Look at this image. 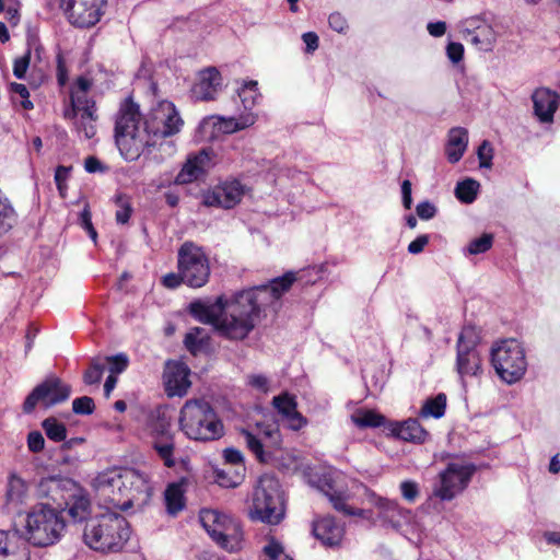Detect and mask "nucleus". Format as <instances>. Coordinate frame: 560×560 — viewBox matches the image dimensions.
Returning <instances> with one entry per match:
<instances>
[{"label":"nucleus","mask_w":560,"mask_h":560,"mask_svg":"<svg viewBox=\"0 0 560 560\" xmlns=\"http://www.w3.org/2000/svg\"><path fill=\"white\" fill-rule=\"evenodd\" d=\"M295 280V273L290 271L267 284L236 292L230 299L196 300L189 304V313L200 323L213 325L222 336L242 340L254 329L260 313L275 308Z\"/></svg>","instance_id":"obj_1"},{"label":"nucleus","mask_w":560,"mask_h":560,"mask_svg":"<svg viewBox=\"0 0 560 560\" xmlns=\"http://www.w3.org/2000/svg\"><path fill=\"white\" fill-rule=\"evenodd\" d=\"M183 125L179 113L170 101L156 102L141 122L139 106L128 98L121 103L116 116V144L121 156L130 162L150 154L158 145L167 147L173 152V142L164 139L179 132Z\"/></svg>","instance_id":"obj_2"},{"label":"nucleus","mask_w":560,"mask_h":560,"mask_svg":"<svg viewBox=\"0 0 560 560\" xmlns=\"http://www.w3.org/2000/svg\"><path fill=\"white\" fill-rule=\"evenodd\" d=\"M179 429L198 442L218 441L224 435V425L215 409L205 399H188L179 411Z\"/></svg>","instance_id":"obj_3"},{"label":"nucleus","mask_w":560,"mask_h":560,"mask_svg":"<svg viewBox=\"0 0 560 560\" xmlns=\"http://www.w3.org/2000/svg\"><path fill=\"white\" fill-rule=\"evenodd\" d=\"M129 537V524L117 513H104L89 518L83 530L84 542L103 553L120 551Z\"/></svg>","instance_id":"obj_4"},{"label":"nucleus","mask_w":560,"mask_h":560,"mask_svg":"<svg viewBox=\"0 0 560 560\" xmlns=\"http://www.w3.org/2000/svg\"><path fill=\"white\" fill-rule=\"evenodd\" d=\"M23 527L26 542L35 547H49L63 536L66 521L56 509L38 504L26 513Z\"/></svg>","instance_id":"obj_5"},{"label":"nucleus","mask_w":560,"mask_h":560,"mask_svg":"<svg viewBox=\"0 0 560 560\" xmlns=\"http://www.w3.org/2000/svg\"><path fill=\"white\" fill-rule=\"evenodd\" d=\"M284 514V499L279 480L271 475H262L253 493L250 518L277 525L283 520Z\"/></svg>","instance_id":"obj_6"},{"label":"nucleus","mask_w":560,"mask_h":560,"mask_svg":"<svg viewBox=\"0 0 560 560\" xmlns=\"http://www.w3.org/2000/svg\"><path fill=\"white\" fill-rule=\"evenodd\" d=\"M490 359L495 373L508 384L520 381L527 370L525 350L522 343L514 338L494 342L491 347Z\"/></svg>","instance_id":"obj_7"},{"label":"nucleus","mask_w":560,"mask_h":560,"mask_svg":"<svg viewBox=\"0 0 560 560\" xmlns=\"http://www.w3.org/2000/svg\"><path fill=\"white\" fill-rule=\"evenodd\" d=\"M72 490H77V486L71 479L58 477L44 478L38 485L39 494L50 498L58 505L65 503L71 518L74 522H82L90 514V500L75 493L65 494Z\"/></svg>","instance_id":"obj_8"},{"label":"nucleus","mask_w":560,"mask_h":560,"mask_svg":"<svg viewBox=\"0 0 560 560\" xmlns=\"http://www.w3.org/2000/svg\"><path fill=\"white\" fill-rule=\"evenodd\" d=\"M199 521L209 536L228 551H236L241 547L242 530L238 522L218 510L203 509Z\"/></svg>","instance_id":"obj_9"},{"label":"nucleus","mask_w":560,"mask_h":560,"mask_svg":"<svg viewBox=\"0 0 560 560\" xmlns=\"http://www.w3.org/2000/svg\"><path fill=\"white\" fill-rule=\"evenodd\" d=\"M177 268L184 283L190 288L203 287L210 277V262L206 252L190 241L183 243L178 249Z\"/></svg>","instance_id":"obj_10"},{"label":"nucleus","mask_w":560,"mask_h":560,"mask_svg":"<svg viewBox=\"0 0 560 560\" xmlns=\"http://www.w3.org/2000/svg\"><path fill=\"white\" fill-rule=\"evenodd\" d=\"M479 342L480 330L474 325H465L456 345V371L462 380L482 373V361L477 348Z\"/></svg>","instance_id":"obj_11"},{"label":"nucleus","mask_w":560,"mask_h":560,"mask_svg":"<svg viewBox=\"0 0 560 560\" xmlns=\"http://www.w3.org/2000/svg\"><path fill=\"white\" fill-rule=\"evenodd\" d=\"M476 471L474 464L453 462L447 464L433 485L432 493L441 501H451L469 485Z\"/></svg>","instance_id":"obj_12"},{"label":"nucleus","mask_w":560,"mask_h":560,"mask_svg":"<svg viewBox=\"0 0 560 560\" xmlns=\"http://www.w3.org/2000/svg\"><path fill=\"white\" fill-rule=\"evenodd\" d=\"M71 393L69 385L62 383L59 377L49 376L38 384L25 398L23 410L31 413L40 404L44 408L66 401Z\"/></svg>","instance_id":"obj_13"},{"label":"nucleus","mask_w":560,"mask_h":560,"mask_svg":"<svg viewBox=\"0 0 560 560\" xmlns=\"http://www.w3.org/2000/svg\"><path fill=\"white\" fill-rule=\"evenodd\" d=\"M107 0H61V8L75 27L89 28L96 25L103 14Z\"/></svg>","instance_id":"obj_14"},{"label":"nucleus","mask_w":560,"mask_h":560,"mask_svg":"<svg viewBox=\"0 0 560 560\" xmlns=\"http://www.w3.org/2000/svg\"><path fill=\"white\" fill-rule=\"evenodd\" d=\"M371 503L376 521L385 528L402 533L413 524L415 515L410 510L401 508L396 501L373 494Z\"/></svg>","instance_id":"obj_15"},{"label":"nucleus","mask_w":560,"mask_h":560,"mask_svg":"<svg viewBox=\"0 0 560 560\" xmlns=\"http://www.w3.org/2000/svg\"><path fill=\"white\" fill-rule=\"evenodd\" d=\"M139 479L135 476V469L114 468L100 472L93 480V487L101 498L110 505H121L115 497L117 488L137 483Z\"/></svg>","instance_id":"obj_16"},{"label":"nucleus","mask_w":560,"mask_h":560,"mask_svg":"<svg viewBox=\"0 0 560 560\" xmlns=\"http://www.w3.org/2000/svg\"><path fill=\"white\" fill-rule=\"evenodd\" d=\"M245 194V186L237 179L225 180L203 192L202 203L207 207L232 209Z\"/></svg>","instance_id":"obj_17"},{"label":"nucleus","mask_w":560,"mask_h":560,"mask_svg":"<svg viewBox=\"0 0 560 560\" xmlns=\"http://www.w3.org/2000/svg\"><path fill=\"white\" fill-rule=\"evenodd\" d=\"M464 34L466 42L482 51H490L497 39L493 27L479 18L466 20Z\"/></svg>","instance_id":"obj_18"},{"label":"nucleus","mask_w":560,"mask_h":560,"mask_svg":"<svg viewBox=\"0 0 560 560\" xmlns=\"http://www.w3.org/2000/svg\"><path fill=\"white\" fill-rule=\"evenodd\" d=\"M189 370L184 363L167 362L163 374L166 394L183 397L190 387Z\"/></svg>","instance_id":"obj_19"},{"label":"nucleus","mask_w":560,"mask_h":560,"mask_svg":"<svg viewBox=\"0 0 560 560\" xmlns=\"http://www.w3.org/2000/svg\"><path fill=\"white\" fill-rule=\"evenodd\" d=\"M532 101L537 119L542 124L552 122L560 104V95L548 88H538L532 94Z\"/></svg>","instance_id":"obj_20"},{"label":"nucleus","mask_w":560,"mask_h":560,"mask_svg":"<svg viewBox=\"0 0 560 560\" xmlns=\"http://www.w3.org/2000/svg\"><path fill=\"white\" fill-rule=\"evenodd\" d=\"M222 86V77L214 67L199 72L198 81L191 89L192 97L197 101H210L215 97Z\"/></svg>","instance_id":"obj_21"},{"label":"nucleus","mask_w":560,"mask_h":560,"mask_svg":"<svg viewBox=\"0 0 560 560\" xmlns=\"http://www.w3.org/2000/svg\"><path fill=\"white\" fill-rule=\"evenodd\" d=\"M210 163V156L206 150H201L196 154H190L184 163L182 170L175 177V184L186 185L198 180L205 175Z\"/></svg>","instance_id":"obj_22"},{"label":"nucleus","mask_w":560,"mask_h":560,"mask_svg":"<svg viewBox=\"0 0 560 560\" xmlns=\"http://www.w3.org/2000/svg\"><path fill=\"white\" fill-rule=\"evenodd\" d=\"M317 487L329 499L334 509L337 511L342 512L345 515L368 517V511L361 509L354 510L346 503V498L342 492L335 489L334 480L330 474H323L318 478Z\"/></svg>","instance_id":"obj_23"},{"label":"nucleus","mask_w":560,"mask_h":560,"mask_svg":"<svg viewBox=\"0 0 560 560\" xmlns=\"http://www.w3.org/2000/svg\"><path fill=\"white\" fill-rule=\"evenodd\" d=\"M135 476L139 479V482H132V485L126 483L125 487L117 488V491H115L114 494L118 498L121 505H112L113 508L127 511L133 505V502L138 500L139 495L149 494L151 487L147 475L135 469Z\"/></svg>","instance_id":"obj_24"},{"label":"nucleus","mask_w":560,"mask_h":560,"mask_svg":"<svg viewBox=\"0 0 560 560\" xmlns=\"http://www.w3.org/2000/svg\"><path fill=\"white\" fill-rule=\"evenodd\" d=\"M272 405L288 421L290 429L298 431L306 425L307 420L298 411V402L294 396L283 393L272 398Z\"/></svg>","instance_id":"obj_25"},{"label":"nucleus","mask_w":560,"mask_h":560,"mask_svg":"<svg viewBox=\"0 0 560 560\" xmlns=\"http://www.w3.org/2000/svg\"><path fill=\"white\" fill-rule=\"evenodd\" d=\"M313 534L324 546H339L343 538L345 529L332 517L325 516L314 521Z\"/></svg>","instance_id":"obj_26"},{"label":"nucleus","mask_w":560,"mask_h":560,"mask_svg":"<svg viewBox=\"0 0 560 560\" xmlns=\"http://www.w3.org/2000/svg\"><path fill=\"white\" fill-rule=\"evenodd\" d=\"M0 560H30L26 542L16 533L0 530Z\"/></svg>","instance_id":"obj_27"},{"label":"nucleus","mask_w":560,"mask_h":560,"mask_svg":"<svg viewBox=\"0 0 560 560\" xmlns=\"http://www.w3.org/2000/svg\"><path fill=\"white\" fill-rule=\"evenodd\" d=\"M91 88L92 81L90 79L79 77L71 86V109L66 113H71L72 116H77L80 110L96 108L95 102L88 96V92Z\"/></svg>","instance_id":"obj_28"},{"label":"nucleus","mask_w":560,"mask_h":560,"mask_svg":"<svg viewBox=\"0 0 560 560\" xmlns=\"http://www.w3.org/2000/svg\"><path fill=\"white\" fill-rule=\"evenodd\" d=\"M468 131L464 127H453L447 133L445 154L447 161L455 164L460 161L468 147Z\"/></svg>","instance_id":"obj_29"},{"label":"nucleus","mask_w":560,"mask_h":560,"mask_svg":"<svg viewBox=\"0 0 560 560\" xmlns=\"http://www.w3.org/2000/svg\"><path fill=\"white\" fill-rule=\"evenodd\" d=\"M392 432L400 440L423 443L428 438V432L421 427L417 419H407L400 423H396Z\"/></svg>","instance_id":"obj_30"},{"label":"nucleus","mask_w":560,"mask_h":560,"mask_svg":"<svg viewBox=\"0 0 560 560\" xmlns=\"http://www.w3.org/2000/svg\"><path fill=\"white\" fill-rule=\"evenodd\" d=\"M171 427V420L160 410L151 412L147 421V430L151 441L174 436Z\"/></svg>","instance_id":"obj_31"},{"label":"nucleus","mask_w":560,"mask_h":560,"mask_svg":"<svg viewBox=\"0 0 560 560\" xmlns=\"http://www.w3.org/2000/svg\"><path fill=\"white\" fill-rule=\"evenodd\" d=\"M257 116L249 112L241 114L238 117L219 116V131L221 135H231L253 126Z\"/></svg>","instance_id":"obj_32"},{"label":"nucleus","mask_w":560,"mask_h":560,"mask_svg":"<svg viewBox=\"0 0 560 560\" xmlns=\"http://www.w3.org/2000/svg\"><path fill=\"white\" fill-rule=\"evenodd\" d=\"M67 118L75 119V128L79 133H83L86 139H91L96 133L95 121L97 119L96 108L85 109L78 112L77 116L71 113H65Z\"/></svg>","instance_id":"obj_33"},{"label":"nucleus","mask_w":560,"mask_h":560,"mask_svg":"<svg viewBox=\"0 0 560 560\" xmlns=\"http://www.w3.org/2000/svg\"><path fill=\"white\" fill-rule=\"evenodd\" d=\"M185 490L182 483H171L164 492L166 511L170 515H177L185 508Z\"/></svg>","instance_id":"obj_34"},{"label":"nucleus","mask_w":560,"mask_h":560,"mask_svg":"<svg viewBox=\"0 0 560 560\" xmlns=\"http://www.w3.org/2000/svg\"><path fill=\"white\" fill-rule=\"evenodd\" d=\"M242 435L248 450L260 463H269L271 460L272 454L260 438L247 430H243Z\"/></svg>","instance_id":"obj_35"},{"label":"nucleus","mask_w":560,"mask_h":560,"mask_svg":"<svg viewBox=\"0 0 560 560\" xmlns=\"http://www.w3.org/2000/svg\"><path fill=\"white\" fill-rule=\"evenodd\" d=\"M237 94L244 109L247 110L246 113H249L261 97L258 82L255 80L244 81L242 86L238 88Z\"/></svg>","instance_id":"obj_36"},{"label":"nucleus","mask_w":560,"mask_h":560,"mask_svg":"<svg viewBox=\"0 0 560 560\" xmlns=\"http://www.w3.org/2000/svg\"><path fill=\"white\" fill-rule=\"evenodd\" d=\"M16 218V212L10 199L0 190V237L13 228Z\"/></svg>","instance_id":"obj_37"},{"label":"nucleus","mask_w":560,"mask_h":560,"mask_svg":"<svg viewBox=\"0 0 560 560\" xmlns=\"http://www.w3.org/2000/svg\"><path fill=\"white\" fill-rule=\"evenodd\" d=\"M446 409V396L443 393L438 394L433 398H428L420 412L419 416L421 418H435L440 419L444 416Z\"/></svg>","instance_id":"obj_38"},{"label":"nucleus","mask_w":560,"mask_h":560,"mask_svg":"<svg viewBox=\"0 0 560 560\" xmlns=\"http://www.w3.org/2000/svg\"><path fill=\"white\" fill-rule=\"evenodd\" d=\"M153 450L156 452L159 457L164 462L166 467L175 466L174 451L175 441L174 436L151 441Z\"/></svg>","instance_id":"obj_39"},{"label":"nucleus","mask_w":560,"mask_h":560,"mask_svg":"<svg viewBox=\"0 0 560 560\" xmlns=\"http://www.w3.org/2000/svg\"><path fill=\"white\" fill-rule=\"evenodd\" d=\"M479 183L472 178L458 182L455 187V196L463 203H472L476 200Z\"/></svg>","instance_id":"obj_40"},{"label":"nucleus","mask_w":560,"mask_h":560,"mask_svg":"<svg viewBox=\"0 0 560 560\" xmlns=\"http://www.w3.org/2000/svg\"><path fill=\"white\" fill-rule=\"evenodd\" d=\"M197 135L200 140L211 141L221 136L219 131V115H212L203 118L198 128Z\"/></svg>","instance_id":"obj_41"},{"label":"nucleus","mask_w":560,"mask_h":560,"mask_svg":"<svg viewBox=\"0 0 560 560\" xmlns=\"http://www.w3.org/2000/svg\"><path fill=\"white\" fill-rule=\"evenodd\" d=\"M42 427L47 438L54 442L65 441L67 438V428L62 422L56 418H47L43 421Z\"/></svg>","instance_id":"obj_42"},{"label":"nucleus","mask_w":560,"mask_h":560,"mask_svg":"<svg viewBox=\"0 0 560 560\" xmlns=\"http://www.w3.org/2000/svg\"><path fill=\"white\" fill-rule=\"evenodd\" d=\"M265 560H292L284 551L283 545L275 537H269L262 548Z\"/></svg>","instance_id":"obj_43"},{"label":"nucleus","mask_w":560,"mask_h":560,"mask_svg":"<svg viewBox=\"0 0 560 560\" xmlns=\"http://www.w3.org/2000/svg\"><path fill=\"white\" fill-rule=\"evenodd\" d=\"M351 418L359 428H378L385 421L383 416L370 410L353 415Z\"/></svg>","instance_id":"obj_44"},{"label":"nucleus","mask_w":560,"mask_h":560,"mask_svg":"<svg viewBox=\"0 0 560 560\" xmlns=\"http://www.w3.org/2000/svg\"><path fill=\"white\" fill-rule=\"evenodd\" d=\"M207 340V336L205 335V329L201 327H192L186 334L184 343L185 347L191 352L196 353L199 351Z\"/></svg>","instance_id":"obj_45"},{"label":"nucleus","mask_w":560,"mask_h":560,"mask_svg":"<svg viewBox=\"0 0 560 560\" xmlns=\"http://www.w3.org/2000/svg\"><path fill=\"white\" fill-rule=\"evenodd\" d=\"M215 481L224 488H235L243 480L242 472L231 469H217L214 471Z\"/></svg>","instance_id":"obj_46"},{"label":"nucleus","mask_w":560,"mask_h":560,"mask_svg":"<svg viewBox=\"0 0 560 560\" xmlns=\"http://www.w3.org/2000/svg\"><path fill=\"white\" fill-rule=\"evenodd\" d=\"M493 244V235L485 233L480 237L474 238L467 245V253L469 255H479L488 252Z\"/></svg>","instance_id":"obj_47"},{"label":"nucleus","mask_w":560,"mask_h":560,"mask_svg":"<svg viewBox=\"0 0 560 560\" xmlns=\"http://www.w3.org/2000/svg\"><path fill=\"white\" fill-rule=\"evenodd\" d=\"M105 365L97 359L92 360L89 369L83 374V382L86 385L98 384L102 380Z\"/></svg>","instance_id":"obj_48"},{"label":"nucleus","mask_w":560,"mask_h":560,"mask_svg":"<svg viewBox=\"0 0 560 560\" xmlns=\"http://www.w3.org/2000/svg\"><path fill=\"white\" fill-rule=\"evenodd\" d=\"M477 156L480 167L490 168L492 166L493 148L488 140H483L478 147Z\"/></svg>","instance_id":"obj_49"},{"label":"nucleus","mask_w":560,"mask_h":560,"mask_svg":"<svg viewBox=\"0 0 560 560\" xmlns=\"http://www.w3.org/2000/svg\"><path fill=\"white\" fill-rule=\"evenodd\" d=\"M94 409V400L89 396H82L72 401V410L77 415H91Z\"/></svg>","instance_id":"obj_50"},{"label":"nucleus","mask_w":560,"mask_h":560,"mask_svg":"<svg viewBox=\"0 0 560 560\" xmlns=\"http://www.w3.org/2000/svg\"><path fill=\"white\" fill-rule=\"evenodd\" d=\"M116 202L118 205V210L116 211V221L117 223L125 224L130 219L132 208L127 198L122 196H118Z\"/></svg>","instance_id":"obj_51"},{"label":"nucleus","mask_w":560,"mask_h":560,"mask_svg":"<svg viewBox=\"0 0 560 560\" xmlns=\"http://www.w3.org/2000/svg\"><path fill=\"white\" fill-rule=\"evenodd\" d=\"M106 361L109 363V372L112 375L124 372L128 366V358L124 353L106 357Z\"/></svg>","instance_id":"obj_52"},{"label":"nucleus","mask_w":560,"mask_h":560,"mask_svg":"<svg viewBox=\"0 0 560 560\" xmlns=\"http://www.w3.org/2000/svg\"><path fill=\"white\" fill-rule=\"evenodd\" d=\"M400 493L406 501L412 503L419 497V486L415 481L405 480L400 483Z\"/></svg>","instance_id":"obj_53"},{"label":"nucleus","mask_w":560,"mask_h":560,"mask_svg":"<svg viewBox=\"0 0 560 560\" xmlns=\"http://www.w3.org/2000/svg\"><path fill=\"white\" fill-rule=\"evenodd\" d=\"M23 492H24L23 481L19 478H14L9 483V489H8V493H7L8 500L10 502H16V503L22 502Z\"/></svg>","instance_id":"obj_54"},{"label":"nucleus","mask_w":560,"mask_h":560,"mask_svg":"<svg viewBox=\"0 0 560 560\" xmlns=\"http://www.w3.org/2000/svg\"><path fill=\"white\" fill-rule=\"evenodd\" d=\"M79 221H80L81 228L84 229L88 232V234L91 237V240L94 243H96L97 232H96V230L93 226L92 214H91V212H90L88 207H85L82 210V212L80 213Z\"/></svg>","instance_id":"obj_55"},{"label":"nucleus","mask_w":560,"mask_h":560,"mask_svg":"<svg viewBox=\"0 0 560 560\" xmlns=\"http://www.w3.org/2000/svg\"><path fill=\"white\" fill-rule=\"evenodd\" d=\"M45 439L39 431H32L27 434V447L32 453H39L44 450Z\"/></svg>","instance_id":"obj_56"},{"label":"nucleus","mask_w":560,"mask_h":560,"mask_svg":"<svg viewBox=\"0 0 560 560\" xmlns=\"http://www.w3.org/2000/svg\"><path fill=\"white\" fill-rule=\"evenodd\" d=\"M247 384L260 393H268L269 381L262 374H250L247 376Z\"/></svg>","instance_id":"obj_57"},{"label":"nucleus","mask_w":560,"mask_h":560,"mask_svg":"<svg viewBox=\"0 0 560 560\" xmlns=\"http://www.w3.org/2000/svg\"><path fill=\"white\" fill-rule=\"evenodd\" d=\"M31 60V50L28 49L24 56L15 59L13 66V74L18 79H23L25 77L26 70L30 66Z\"/></svg>","instance_id":"obj_58"},{"label":"nucleus","mask_w":560,"mask_h":560,"mask_svg":"<svg viewBox=\"0 0 560 560\" xmlns=\"http://www.w3.org/2000/svg\"><path fill=\"white\" fill-rule=\"evenodd\" d=\"M223 457L226 464L240 466L244 470V457L241 451L233 447H228L223 451Z\"/></svg>","instance_id":"obj_59"},{"label":"nucleus","mask_w":560,"mask_h":560,"mask_svg":"<svg viewBox=\"0 0 560 560\" xmlns=\"http://www.w3.org/2000/svg\"><path fill=\"white\" fill-rule=\"evenodd\" d=\"M417 215L422 220H430L436 214V208L430 201H422L416 207Z\"/></svg>","instance_id":"obj_60"},{"label":"nucleus","mask_w":560,"mask_h":560,"mask_svg":"<svg viewBox=\"0 0 560 560\" xmlns=\"http://www.w3.org/2000/svg\"><path fill=\"white\" fill-rule=\"evenodd\" d=\"M446 55L453 63H457L463 59L464 46L460 43L451 42L446 46Z\"/></svg>","instance_id":"obj_61"},{"label":"nucleus","mask_w":560,"mask_h":560,"mask_svg":"<svg viewBox=\"0 0 560 560\" xmlns=\"http://www.w3.org/2000/svg\"><path fill=\"white\" fill-rule=\"evenodd\" d=\"M328 23L330 28L338 33H343L348 28L347 20L337 12L329 15Z\"/></svg>","instance_id":"obj_62"},{"label":"nucleus","mask_w":560,"mask_h":560,"mask_svg":"<svg viewBox=\"0 0 560 560\" xmlns=\"http://www.w3.org/2000/svg\"><path fill=\"white\" fill-rule=\"evenodd\" d=\"M70 167L60 165L56 168L55 172V183L60 194H62L66 188V182L69 177Z\"/></svg>","instance_id":"obj_63"},{"label":"nucleus","mask_w":560,"mask_h":560,"mask_svg":"<svg viewBox=\"0 0 560 560\" xmlns=\"http://www.w3.org/2000/svg\"><path fill=\"white\" fill-rule=\"evenodd\" d=\"M429 243V235H419L408 245V252L412 255L420 254Z\"/></svg>","instance_id":"obj_64"}]
</instances>
